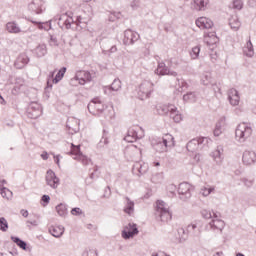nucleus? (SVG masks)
Here are the masks:
<instances>
[{
    "mask_svg": "<svg viewBox=\"0 0 256 256\" xmlns=\"http://www.w3.org/2000/svg\"><path fill=\"white\" fill-rule=\"evenodd\" d=\"M155 215L157 219L162 221V223L171 221L172 214L171 210L169 209V204L163 200H158L156 202Z\"/></svg>",
    "mask_w": 256,
    "mask_h": 256,
    "instance_id": "1",
    "label": "nucleus"
},
{
    "mask_svg": "<svg viewBox=\"0 0 256 256\" xmlns=\"http://www.w3.org/2000/svg\"><path fill=\"white\" fill-rule=\"evenodd\" d=\"M171 147H175V138L171 134L164 135L159 138L154 144V149L158 153H167Z\"/></svg>",
    "mask_w": 256,
    "mask_h": 256,
    "instance_id": "2",
    "label": "nucleus"
},
{
    "mask_svg": "<svg viewBox=\"0 0 256 256\" xmlns=\"http://www.w3.org/2000/svg\"><path fill=\"white\" fill-rule=\"evenodd\" d=\"M221 213L212 212L211 221L206 226L208 231H213V233H223V229H225V221L220 219Z\"/></svg>",
    "mask_w": 256,
    "mask_h": 256,
    "instance_id": "3",
    "label": "nucleus"
},
{
    "mask_svg": "<svg viewBox=\"0 0 256 256\" xmlns=\"http://www.w3.org/2000/svg\"><path fill=\"white\" fill-rule=\"evenodd\" d=\"M252 133L253 129L249 124L241 123L237 126L235 131L236 141H239V143H245V141L251 137Z\"/></svg>",
    "mask_w": 256,
    "mask_h": 256,
    "instance_id": "4",
    "label": "nucleus"
},
{
    "mask_svg": "<svg viewBox=\"0 0 256 256\" xmlns=\"http://www.w3.org/2000/svg\"><path fill=\"white\" fill-rule=\"evenodd\" d=\"M145 137V130L139 126H133L128 129L127 135L124 137V141L127 143H134L136 139H143Z\"/></svg>",
    "mask_w": 256,
    "mask_h": 256,
    "instance_id": "5",
    "label": "nucleus"
},
{
    "mask_svg": "<svg viewBox=\"0 0 256 256\" xmlns=\"http://www.w3.org/2000/svg\"><path fill=\"white\" fill-rule=\"evenodd\" d=\"M207 143H209V138L207 137L194 138L187 143L186 149L190 153H195V151L204 149Z\"/></svg>",
    "mask_w": 256,
    "mask_h": 256,
    "instance_id": "6",
    "label": "nucleus"
},
{
    "mask_svg": "<svg viewBox=\"0 0 256 256\" xmlns=\"http://www.w3.org/2000/svg\"><path fill=\"white\" fill-rule=\"evenodd\" d=\"M69 155H75L74 159L82 163V165H89L91 163V159L81 153V145H75L71 143V150Z\"/></svg>",
    "mask_w": 256,
    "mask_h": 256,
    "instance_id": "7",
    "label": "nucleus"
},
{
    "mask_svg": "<svg viewBox=\"0 0 256 256\" xmlns=\"http://www.w3.org/2000/svg\"><path fill=\"white\" fill-rule=\"evenodd\" d=\"M151 93H153V83L151 81H143L138 90V97L141 101L144 99H149L151 97Z\"/></svg>",
    "mask_w": 256,
    "mask_h": 256,
    "instance_id": "8",
    "label": "nucleus"
},
{
    "mask_svg": "<svg viewBox=\"0 0 256 256\" xmlns=\"http://www.w3.org/2000/svg\"><path fill=\"white\" fill-rule=\"evenodd\" d=\"M75 23L77 26L83 23V18L81 16H77L76 21L73 17H69L67 14H62L59 17L58 25L59 27H65L66 29H71V24Z\"/></svg>",
    "mask_w": 256,
    "mask_h": 256,
    "instance_id": "9",
    "label": "nucleus"
},
{
    "mask_svg": "<svg viewBox=\"0 0 256 256\" xmlns=\"http://www.w3.org/2000/svg\"><path fill=\"white\" fill-rule=\"evenodd\" d=\"M47 7L45 6V1L43 0H32L28 4V11L32 13V15H42L45 13Z\"/></svg>",
    "mask_w": 256,
    "mask_h": 256,
    "instance_id": "10",
    "label": "nucleus"
},
{
    "mask_svg": "<svg viewBox=\"0 0 256 256\" xmlns=\"http://www.w3.org/2000/svg\"><path fill=\"white\" fill-rule=\"evenodd\" d=\"M88 111L91 115H101L105 111V105H103V102L99 98H94L88 104Z\"/></svg>",
    "mask_w": 256,
    "mask_h": 256,
    "instance_id": "11",
    "label": "nucleus"
},
{
    "mask_svg": "<svg viewBox=\"0 0 256 256\" xmlns=\"http://www.w3.org/2000/svg\"><path fill=\"white\" fill-rule=\"evenodd\" d=\"M178 194L181 201H187V199H191V184L187 182L180 183L178 186Z\"/></svg>",
    "mask_w": 256,
    "mask_h": 256,
    "instance_id": "12",
    "label": "nucleus"
},
{
    "mask_svg": "<svg viewBox=\"0 0 256 256\" xmlns=\"http://www.w3.org/2000/svg\"><path fill=\"white\" fill-rule=\"evenodd\" d=\"M135 235H139V229H137V224L129 223L122 230L123 239H133Z\"/></svg>",
    "mask_w": 256,
    "mask_h": 256,
    "instance_id": "13",
    "label": "nucleus"
},
{
    "mask_svg": "<svg viewBox=\"0 0 256 256\" xmlns=\"http://www.w3.org/2000/svg\"><path fill=\"white\" fill-rule=\"evenodd\" d=\"M138 39H141V36L139 35V33L131 29L124 31V39H123L124 45H135Z\"/></svg>",
    "mask_w": 256,
    "mask_h": 256,
    "instance_id": "14",
    "label": "nucleus"
},
{
    "mask_svg": "<svg viewBox=\"0 0 256 256\" xmlns=\"http://www.w3.org/2000/svg\"><path fill=\"white\" fill-rule=\"evenodd\" d=\"M46 185L51 189H57L59 187V178L55 175L53 170H48L45 176Z\"/></svg>",
    "mask_w": 256,
    "mask_h": 256,
    "instance_id": "15",
    "label": "nucleus"
},
{
    "mask_svg": "<svg viewBox=\"0 0 256 256\" xmlns=\"http://www.w3.org/2000/svg\"><path fill=\"white\" fill-rule=\"evenodd\" d=\"M149 171V164L144 162H135L132 167L133 175H137V177H141V175H145Z\"/></svg>",
    "mask_w": 256,
    "mask_h": 256,
    "instance_id": "16",
    "label": "nucleus"
},
{
    "mask_svg": "<svg viewBox=\"0 0 256 256\" xmlns=\"http://www.w3.org/2000/svg\"><path fill=\"white\" fill-rule=\"evenodd\" d=\"M121 89V80L119 78L114 79L110 86H104L103 91L105 95H113V93L119 91Z\"/></svg>",
    "mask_w": 256,
    "mask_h": 256,
    "instance_id": "17",
    "label": "nucleus"
},
{
    "mask_svg": "<svg viewBox=\"0 0 256 256\" xmlns=\"http://www.w3.org/2000/svg\"><path fill=\"white\" fill-rule=\"evenodd\" d=\"M74 79L76 81H78V83L80 85H85V83L88 81H91V73L87 72V71H84V70H80V71H77L75 76H74Z\"/></svg>",
    "mask_w": 256,
    "mask_h": 256,
    "instance_id": "18",
    "label": "nucleus"
},
{
    "mask_svg": "<svg viewBox=\"0 0 256 256\" xmlns=\"http://www.w3.org/2000/svg\"><path fill=\"white\" fill-rule=\"evenodd\" d=\"M79 123H80L79 119H77L75 117L68 118V120L66 122V127H67L69 133H71V134L78 133Z\"/></svg>",
    "mask_w": 256,
    "mask_h": 256,
    "instance_id": "19",
    "label": "nucleus"
},
{
    "mask_svg": "<svg viewBox=\"0 0 256 256\" xmlns=\"http://www.w3.org/2000/svg\"><path fill=\"white\" fill-rule=\"evenodd\" d=\"M210 156L216 165H223V147L218 146L213 152H211Z\"/></svg>",
    "mask_w": 256,
    "mask_h": 256,
    "instance_id": "20",
    "label": "nucleus"
},
{
    "mask_svg": "<svg viewBox=\"0 0 256 256\" xmlns=\"http://www.w3.org/2000/svg\"><path fill=\"white\" fill-rule=\"evenodd\" d=\"M124 213L126 215H129L130 217L134 215L135 213V202L131 200L129 197L124 198V208H123Z\"/></svg>",
    "mask_w": 256,
    "mask_h": 256,
    "instance_id": "21",
    "label": "nucleus"
},
{
    "mask_svg": "<svg viewBox=\"0 0 256 256\" xmlns=\"http://www.w3.org/2000/svg\"><path fill=\"white\" fill-rule=\"evenodd\" d=\"M242 161H243L244 165H253V163H255V161H256V154H255V152L254 151L246 150L243 153Z\"/></svg>",
    "mask_w": 256,
    "mask_h": 256,
    "instance_id": "22",
    "label": "nucleus"
},
{
    "mask_svg": "<svg viewBox=\"0 0 256 256\" xmlns=\"http://www.w3.org/2000/svg\"><path fill=\"white\" fill-rule=\"evenodd\" d=\"M196 25L199 29H211L213 21L207 17H200L196 20Z\"/></svg>",
    "mask_w": 256,
    "mask_h": 256,
    "instance_id": "23",
    "label": "nucleus"
},
{
    "mask_svg": "<svg viewBox=\"0 0 256 256\" xmlns=\"http://www.w3.org/2000/svg\"><path fill=\"white\" fill-rule=\"evenodd\" d=\"M240 99L241 98L239 97V92L235 88H231L228 91V100L230 101L231 105H233L234 107L239 105Z\"/></svg>",
    "mask_w": 256,
    "mask_h": 256,
    "instance_id": "24",
    "label": "nucleus"
},
{
    "mask_svg": "<svg viewBox=\"0 0 256 256\" xmlns=\"http://www.w3.org/2000/svg\"><path fill=\"white\" fill-rule=\"evenodd\" d=\"M170 115V118L173 119L174 123H181L183 121V117L181 116V113L177 111V107L173 104H170V112H168Z\"/></svg>",
    "mask_w": 256,
    "mask_h": 256,
    "instance_id": "25",
    "label": "nucleus"
},
{
    "mask_svg": "<svg viewBox=\"0 0 256 256\" xmlns=\"http://www.w3.org/2000/svg\"><path fill=\"white\" fill-rule=\"evenodd\" d=\"M192 7L196 11H206L209 7V0H193Z\"/></svg>",
    "mask_w": 256,
    "mask_h": 256,
    "instance_id": "26",
    "label": "nucleus"
},
{
    "mask_svg": "<svg viewBox=\"0 0 256 256\" xmlns=\"http://www.w3.org/2000/svg\"><path fill=\"white\" fill-rule=\"evenodd\" d=\"M28 111H35V114H32L30 116L31 119H38V117H41V115H43V110L41 109V105H39L36 102H32L30 104Z\"/></svg>",
    "mask_w": 256,
    "mask_h": 256,
    "instance_id": "27",
    "label": "nucleus"
},
{
    "mask_svg": "<svg viewBox=\"0 0 256 256\" xmlns=\"http://www.w3.org/2000/svg\"><path fill=\"white\" fill-rule=\"evenodd\" d=\"M27 63H29V57L26 54H20L14 65L16 67V69H23V67H25V65H27Z\"/></svg>",
    "mask_w": 256,
    "mask_h": 256,
    "instance_id": "28",
    "label": "nucleus"
},
{
    "mask_svg": "<svg viewBox=\"0 0 256 256\" xmlns=\"http://www.w3.org/2000/svg\"><path fill=\"white\" fill-rule=\"evenodd\" d=\"M186 231L187 233H189V235H192L193 237H199V235H201V229L197 227V223H192L188 225Z\"/></svg>",
    "mask_w": 256,
    "mask_h": 256,
    "instance_id": "29",
    "label": "nucleus"
},
{
    "mask_svg": "<svg viewBox=\"0 0 256 256\" xmlns=\"http://www.w3.org/2000/svg\"><path fill=\"white\" fill-rule=\"evenodd\" d=\"M223 127H225V117L220 118V120L216 123L214 137H219V135L223 133Z\"/></svg>",
    "mask_w": 256,
    "mask_h": 256,
    "instance_id": "30",
    "label": "nucleus"
},
{
    "mask_svg": "<svg viewBox=\"0 0 256 256\" xmlns=\"http://www.w3.org/2000/svg\"><path fill=\"white\" fill-rule=\"evenodd\" d=\"M204 42L210 46L216 45V43H219V38L214 33H208L204 36Z\"/></svg>",
    "mask_w": 256,
    "mask_h": 256,
    "instance_id": "31",
    "label": "nucleus"
},
{
    "mask_svg": "<svg viewBox=\"0 0 256 256\" xmlns=\"http://www.w3.org/2000/svg\"><path fill=\"white\" fill-rule=\"evenodd\" d=\"M199 94L197 92H188L183 96V101L185 103H195L197 101Z\"/></svg>",
    "mask_w": 256,
    "mask_h": 256,
    "instance_id": "32",
    "label": "nucleus"
},
{
    "mask_svg": "<svg viewBox=\"0 0 256 256\" xmlns=\"http://www.w3.org/2000/svg\"><path fill=\"white\" fill-rule=\"evenodd\" d=\"M155 73L156 75H167L169 74V67L164 62H159Z\"/></svg>",
    "mask_w": 256,
    "mask_h": 256,
    "instance_id": "33",
    "label": "nucleus"
},
{
    "mask_svg": "<svg viewBox=\"0 0 256 256\" xmlns=\"http://www.w3.org/2000/svg\"><path fill=\"white\" fill-rule=\"evenodd\" d=\"M6 29L8 33H15V34L21 33V28L15 22H8L6 24Z\"/></svg>",
    "mask_w": 256,
    "mask_h": 256,
    "instance_id": "34",
    "label": "nucleus"
},
{
    "mask_svg": "<svg viewBox=\"0 0 256 256\" xmlns=\"http://www.w3.org/2000/svg\"><path fill=\"white\" fill-rule=\"evenodd\" d=\"M50 233L53 237H56L57 239L65 233V228L63 226H56L53 228H50Z\"/></svg>",
    "mask_w": 256,
    "mask_h": 256,
    "instance_id": "35",
    "label": "nucleus"
},
{
    "mask_svg": "<svg viewBox=\"0 0 256 256\" xmlns=\"http://www.w3.org/2000/svg\"><path fill=\"white\" fill-rule=\"evenodd\" d=\"M243 53L246 55V57H253V55H255V51L253 50V43H251V40L246 43V46L243 49Z\"/></svg>",
    "mask_w": 256,
    "mask_h": 256,
    "instance_id": "36",
    "label": "nucleus"
},
{
    "mask_svg": "<svg viewBox=\"0 0 256 256\" xmlns=\"http://www.w3.org/2000/svg\"><path fill=\"white\" fill-rule=\"evenodd\" d=\"M158 115H168V113L171 111V104L165 105L160 104L156 107Z\"/></svg>",
    "mask_w": 256,
    "mask_h": 256,
    "instance_id": "37",
    "label": "nucleus"
},
{
    "mask_svg": "<svg viewBox=\"0 0 256 256\" xmlns=\"http://www.w3.org/2000/svg\"><path fill=\"white\" fill-rule=\"evenodd\" d=\"M10 239L11 241H13V243H16L20 249H23V251H27V242L21 240L17 236H11Z\"/></svg>",
    "mask_w": 256,
    "mask_h": 256,
    "instance_id": "38",
    "label": "nucleus"
},
{
    "mask_svg": "<svg viewBox=\"0 0 256 256\" xmlns=\"http://www.w3.org/2000/svg\"><path fill=\"white\" fill-rule=\"evenodd\" d=\"M131 153H133L132 157H135L136 155H141V148H138L135 145H130L126 148V154L131 155Z\"/></svg>",
    "mask_w": 256,
    "mask_h": 256,
    "instance_id": "39",
    "label": "nucleus"
},
{
    "mask_svg": "<svg viewBox=\"0 0 256 256\" xmlns=\"http://www.w3.org/2000/svg\"><path fill=\"white\" fill-rule=\"evenodd\" d=\"M229 25L231 29H234V31H237L239 27H241V22L239 21V18L237 16H232L229 19Z\"/></svg>",
    "mask_w": 256,
    "mask_h": 256,
    "instance_id": "40",
    "label": "nucleus"
},
{
    "mask_svg": "<svg viewBox=\"0 0 256 256\" xmlns=\"http://www.w3.org/2000/svg\"><path fill=\"white\" fill-rule=\"evenodd\" d=\"M31 23H33V25H37L40 30L49 31V29H51V22H38L31 20Z\"/></svg>",
    "mask_w": 256,
    "mask_h": 256,
    "instance_id": "41",
    "label": "nucleus"
},
{
    "mask_svg": "<svg viewBox=\"0 0 256 256\" xmlns=\"http://www.w3.org/2000/svg\"><path fill=\"white\" fill-rule=\"evenodd\" d=\"M65 73H67V67H62L58 73L56 74V76L54 77V79H52V83L57 84L59 83V81H61V79H63V77H65Z\"/></svg>",
    "mask_w": 256,
    "mask_h": 256,
    "instance_id": "42",
    "label": "nucleus"
},
{
    "mask_svg": "<svg viewBox=\"0 0 256 256\" xmlns=\"http://www.w3.org/2000/svg\"><path fill=\"white\" fill-rule=\"evenodd\" d=\"M35 53L37 57H45L47 55V46L45 44H39L35 49Z\"/></svg>",
    "mask_w": 256,
    "mask_h": 256,
    "instance_id": "43",
    "label": "nucleus"
},
{
    "mask_svg": "<svg viewBox=\"0 0 256 256\" xmlns=\"http://www.w3.org/2000/svg\"><path fill=\"white\" fill-rule=\"evenodd\" d=\"M215 191V186L206 185L201 188L200 194L203 195V197H209L211 193Z\"/></svg>",
    "mask_w": 256,
    "mask_h": 256,
    "instance_id": "44",
    "label": "nucleus"
},
{
    "mask_svg": "<svg viewBox=\"0 0 256 256\" xmlns=\"http://www.w3.org/2000/svg\"><path fill=\"white\" fill-rule=\"evenodd\" d=\"M56 212L60 217H65L67 215V205L60 203L56 206Z\"/></svg>",
    "mask_w": 256,
    "mask_h": 256,
    "instance_id": "45",
    "label": "nucleus"
},
{
    "mask_svg": "<svg viewBox=\"0 0 256 256\" xmlns=\"http://www.w3.org/2000/svg\"><path fill=\"white\" fill-rule=\"evenodd\" d=\"M0 195L3 197V199H7V201H11V199H13V192L8 188L0 190Z\"/></svg>",
    "mask_w": 256,
    "mask_h": 256,
    "instance_id": "46",
    "label": "nucleus"
},
{
    "mask_svg": "<svg viewBox=\"0 0 256 256\" xmlns=\"http://www.w3.org/2000/svg\"><path fill=\"white\" fill-rule=\"evenodd\" d=\"M177 83H178V91L181 93L183 91H185V89L189 88V84H187V82L184 79H179L177 78Z\"/></svg>",
    "mask_w": 256,
    "mask_h": 256,
    "instance_id": "47",
    "label": "nucleus"
},
{
    "mask_svg": "<svg viewBox=\"0 0 256 256\" xmlns=\"http://www.w3.org/2000/svg\"><path fill=\"white\" fill-rule=\"evenodd\" d=\"M9 229V222H7V219L5 217H0V231L3 233H6V231Z\"/></svg>",
    "mask_w": 256,
    "mask_h": 256,
    "instance_id": "48",
    "label": "nucleus"
},
{
    "mask_svg": "<svg viewBox=\"0 0 256 256\" xmlns=\"http://www.w3.org/2000/svg\"><path fill=\"white\" fill-rule=\"evenodd\" d=\"M152 183H155L156 185L159 183H163V173H156L151 178Z\"/></svg>",
    "mask_w": 256,
    "mask_h": 256,
    "instance_id": "49",
    "label": "nucleus"
},
{
    "mask_svg": "<svg viewBox=\"0 0 256 256\" xmlns=\"http://www.w3.org/2000/svg\"><path fill=\"white\" fill-rule=\"evenodd\" d=\"M201 83L202 85H209V83H211V73H204L201 77Z\"/></svg>",
    "mask_w": 256,
    "mask_h": 256,
    "instance_id": "50",
    "label": "nucleus"
},
{
    "mask_svg": "<svg viewBox=\"0 0 256 256\" xmlns=\"http://www.w3.org/2000/svg\"><path fill=\"white\" fill-rule=\"evenodd\" d=\"M199 53H201V47L195 46L190 51V56L192 59H197V57H199Z\"/></svg>",
    "mask_w": 256,
    "mask_h": 256,
    "instance_id": "51",
    "label": "nucleus"
},
{
    "mask_svg": "<svg viewBox=\"0 0 256 256\" xmlns=\"http://www.w3.org/2000/svg\"><path fill=\"white\" fill-rule=\"evenodd\" d=\"M201 216L203 217V219H211L213 217V214L211 213V211L204 209L201 211Z\"/></svg>",
    "mask_w": 256,
    "mask_h": 256,
    "instance_id": "52",
    "label": "nucleus"
},
{
    "mask_svg": "<svg viewBox=\"0 0 256 256\" xmlns=\"http://www.w3.org/2000/svg\"><path fill=\"white\" fill-rule=\"evenodd\" d=\"M121 18V12H112L109 16V21L113 22L115 19H120Z\"/></svg>",
    "mask_w": 256,
    "mask_h": 256,
    "instance_id": "53",
    "label": "nucleus"
},
{
    "mask_svg": "<svg viewBox=\"0 0 256 256\" xmlns=\"http://www.w3.org/2000/svg\"><path fill=\"white\" fill-rule=\"evenodd\" d=\"M233 7H234V9H238V11H241V9H243V1L234 0L233 1Z\"/></svg>",
    "mask_w": 256,
    "mask_h": 256,
    "instance_id": "54",
    "label": "nucleus"
},
{
    "mask_svg": "<svg viewBox=\"0 0 256 256\" xmlns=\"http://www.w3.org/2000/svg\"><path fill=\"white\" fill-rule=\"evenodd\" d=\"M49 45H51V47H57L59 45V41L57 40V37L51 35L49 40Z\"/></svg>",
    "mask_w": 256,
    "mask_h": 256,
    "instance_id": "55",
    "label": "nucleus"
},
{
    "mask_svg": "<svg viewBox=\"0 0 256 256\" xmlns=\"http://www.w3.org/2000/svg\"><path fill=\"white\" fill-rule=\"evenodd\" d=\"M41 201L44 203L42 204L43 207H46L47 205H49V202L51 201V197L49 195H43L41 198Z\"/></svg>",
    "mask_w": 256,
    "mask_h": 256,
    "instance_id": "56",
    "label": "nucleus"
},
{
    "mask_svg": "<svg viewBox=\"0 0 256 256\" xmlns=\"http://www.w3.org/2000/svg\"><path fill=\"white\" fill-rule=\"evenodd\" d=\"M71 215H75L76 217L79 215H83V210H81V208H73L71 210Z\"/></svg>",
    "mask_w": 256,
    "mask_h": 256,
    "instance_id": "57",
    "label": "nucleus"
},
{
    "mask_svg": "<svg viewBox=\"0 0 256 256\" xmlns=\"http://www.w3.org/2000/svg\"><path fill=\"white\" fill-rule=\"evenodd\" d=\"M48 77H49V79L47 81V85H48V87H52V84L50 83V81L53 82V79H55L54 78L55 77V71L50 72Z\"/></svg>",
    "mask_w": 256,
    "mask_h": 256,
    "instance_id": "58",
    "label": "nucleus"
},
{
    "mask_svg": "<svg viewBox=\"0 0 256 256\" xmlns=\"http://www.w3.org/2000/svg\"><path fill=\"white\" fill-rule=\"evenodd\" d=\"M50 155H53L54 157V162L56 163V165H60L59 161H60V158H61V155H55V153L51 152Z\"/></svg>",
    "mask_w": 256,
    "mask_h": 256,
    "instance_id": "59",
    "label": "nucleus"
},
{
    "mask_svg": "<svg viewBox=\"0 0 256 256\" xmlns=\"http://www.w3.org/2000/svg\"><path fill=\"white\" fill-rule=\"evenodd\" d=\"M242 182L246 187H252L253 186V181L252 180H247L246 178L242 179Z\"/></svg>",
    "mask_w": 256,
    "mask_h": 256,
    "instance_id": "60",
    "label": "nucleus"
},
{
    "mask_svg": "<svg viewBox=\"0 0 256 256\" xmlns=\"http://www.w3.org/2000/svg\"><path fill=\"white\" fill-rule=\"evenodd\" d=\"M83 256H97V251L90 250L89 252L84 253Z\"/></svg>",
    "mask_w": 256,
    "mask_h": 256,
    "instance_id": "61",
    "label": "nucleus"
},
{
    "mask_svg": "<svg viewBox=\"0 0 256 256\" xmlns=\"http://www.w3.org/2000/svg\"><path fill=\"white\" fill-rule=\"evenodd\" d=\"M130 5H131L132 9H137L139 7L140 3H139V1L134 0L131 2Z\"/></svg>",
    "mask_w": 256,
    "mask_h": 256,
    "instance_id": "62",
    "label": "nucleus"
},
{
    "mask_svg": "<svg viewBox=\"0 0 256 256\" xmlns=\"http://www.w3.org/2000/svg\"><path fill=\"white\" fill-rule=\"evenodd\" d=\"M104 197L106 198L111 197V188L109 186L105 189Z\"/></svg>",
    "mask_w": 256,
    "mask_h": 256,
    "instance_id": "63",
    "label": "nucleus"
},
{
    "mask_svg": "<svg viewBox=\"0 0 256 256\" xmlns=\"http://www.w3.org/2000/svg\"><path fill=\"white\" fill-rule=\"evenodd\" d=\"M5 185H7V180H0V190L7 189Z\"/></svg>",
    "mask_w": 256,
    "mask_h": 256,
    "instance_id": "64",
    "label": "nucleus"
}]
</instances>
